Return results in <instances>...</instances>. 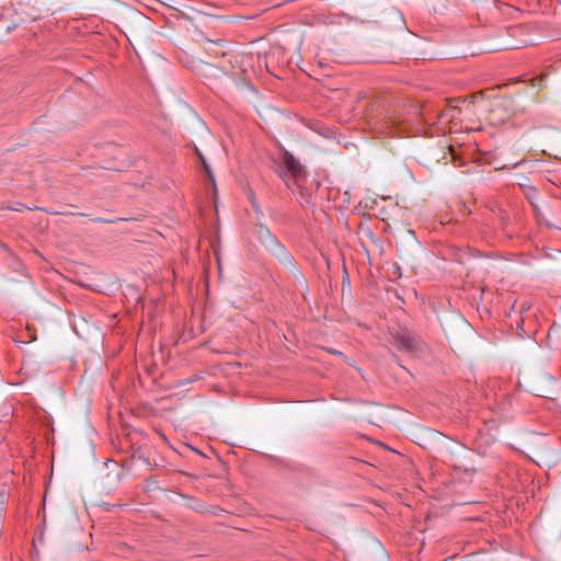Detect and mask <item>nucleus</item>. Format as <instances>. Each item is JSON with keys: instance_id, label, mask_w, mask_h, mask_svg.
Returning <instances> with one entry per match:
<instances>
[{"instance_id": "nucleus-6", "label": "nucleus", "mask_w": 561, "mask_h": 561, "mask_svg": "<svg viewBox=\"0 0 561 561\" xmlns=\"http://www.w3.org/2000/svg\"><path fill=\"white\" fill-rule=\"evenodd\" d=\"M534 209H535V214H536V217H537L538 221L543 222L542 216H541L538 207L534 206Z\"/></svg>"}, {"instance_id": "nucleus-2", "label": "nucleus", "mask_w": 561, "mask_h": 561, "mask_svg": "<svg viewBox=\"0 0 561 561\" xmlns=\"http://www.w3.org/2000/svg\"><path fill=\"white\" fill-rule=\"evenodd\" d=\"M393 345L411 356H419L426 351L422 337L409 329H399L390 333Z\"/></svg>"}, {"instance_id": "nucleus-1", "label": "nucleus", "mask_w": 561, "mask_h": 561, "mask_svg": "<svg viewBox=\"0 0 561 561\" xmlns=\"http://www.w3.org/2000/svg\"><path fill=\"white\" fill-rule=\"evenodd\" d=\"M257 239L262 245L285 267L299 273L293 255L285 249L280 241L270 231L266 226H260L256 231Z\"/></svg>"}, {"instance_id": "nucleus-4", "label": "nucleus", "mask_w": 561, "mask_h": 561, "mask_svg": "<svg viewBox=\"0 0 561 561\" xmlns=\"http://www.w3.org/2000/svg\"><path fill=\"white\" fill-rule=\"evenodd\" d=\"M198 154H199V157H201V160H202L203 167H204V169H205V171H206L207 175L209 176V179H210L211 181H214V174H213V172H211V170H210V168H209V164L207 163L206 159L202 156V153H199V152H198Z\"/></svg>"}, {"instance_id": "nucleus-5", "label": "nucleus", "mask_w": 561, "mask_h": 561, "mask_svg": "<svg viewBox=\"0 0 561 561\" xmlns=\"http://www.w3.org/2000/svg\"><path fill=\"white\" fill-rule=\"evenodd\" d=\"M91 220L94 221V222H106V224L115 222V220H113V219H105V218H102V217L91 218Z\"/></svg>"}, {"instance_id": "nucleus-3", "label": "nucleus", "mask_w": 561, "mask_h": 561, "mask_svg": "<svg viewBox=\"0 0 561 561\" xmlns=\"http://www.w3.org/2000/svg\"><path fill=\"white\" fill-rule=\"evenodd\" d=\"M284 163L286 169L293 174V176L297 178L302 172V167L300 162L289 152L284 154Z\"/></svg>"}]
</instances>
